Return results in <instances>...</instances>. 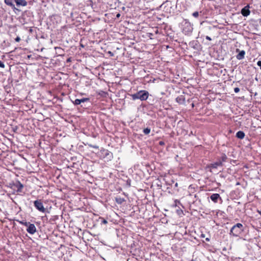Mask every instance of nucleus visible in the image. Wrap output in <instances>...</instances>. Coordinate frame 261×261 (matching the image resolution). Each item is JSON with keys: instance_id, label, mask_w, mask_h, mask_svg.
Listing matches in <instances>:
<instances>
[{"instance_id": "obj_1", "label": "nucleus", "mask_w": 261, "mask_h": 261, "mask_svg": "<svg viewBox=\"0 0 261 261\" xmlns=\"http://www.w3.org/2000/svg\"><path fill=\"white\" fill-rule=\"evenodd\" d=\"M149 96V93L146 90H140L136 93L131 95L133 100L140 99L144 101L147 99Z\"/></svg>"}, {"instance_id": "obj_2", "label": "nucleus", "mask_w": 261, "mask_h": 261, "mask_svg": "<svg viewBox=\"0 0 261 261\" xmlns=\"http://www.w3.org/2000/svg\"><path fill=\"white\" fill-rule=\"evenodd\" d=\"M243 231V226L241 223H237L232 226L230 230V233L234 236H238Z\"/></svg>"}, {"instance_id": "obj_3", "label": "nucleus", "mask_w": 261, "mask_h": 261, "mask_svg": "<svg viewBox=\"0 0 261 261\" xmlns=\"http://www.w3.org/2000/svg\"><path fill=\"white\" fill-rule=\"evenodd\" d=\"M34 205L36 209H37L39 211L42 213L45 212V208L43 206L41 199H38L34 201Z\"/></svg>"}, {"instance_id": "obj_4", "label": "nucleus", "mask_w": 261, "mask_h": 261, "mask_svg": "<svg viewBox=\"0 0 261 261\" xmlns=\"http://www.w3.org/2000/svg\"><path fill=\"white\" fill-rule=\"evenodd\" d=\"M193 31V28L189 23H185L184 27L182 28V32L186 35L190 34Z\"/></svg>"}, {"instance_id": "obj_5", "label": "nucleus", "mask_w": 261, "mask_h": 261, "mask_svg": "<svg viewBox=\"0 0 261 261\" xmlns=\"http://www.w3.org/2000/svg\"><path fill=\"white\" fill-rule=\"evenodd\" d=\"M236 52L239 53V54L236 56V58L238 60H241L244 58L246 54L245 50H240L239 49L237 48Z\"/></svg>"}, {"instance_id": "obj_6", "label": "nucleus", "mask_w": 261, "mask_h": 261, "mask_svg": "<svg viewBox=\"0 0 261 261\" xmlns=\"http://www.w3.org/2000/svg\"><path fill=\"white\" fill-rule=\"evenodd\" d=\"M27 231L30 234H33L36 232V227L34 224L31 223L27 228Z\"/></svg>"}, {"instance_id": "obj_7", "label": "nucleus", "mask_w": 261, "mask_h": 261, "mask_svg": "<svg viewBox=\"0 0 261 261\" xmlns=\"http://www.w3.org/2000/svg\"><path fill=\"white\" fill-rule=\"evenodd\" d=\"M223 164H222V162H216L215 163L211 164L208 165L207 167L208 168L211 169H216L218 166H222Z\"/></svg>"}, {"instance_id": "obj_8", "label": "nucleus", "mask_w": 261, "mask_h": 261, "mask_svg": "<svg viewBox=\"0 0 261 261\" xmlns=\"http://www.w3.org/2000/svg\"><path fill=\"white\" fill-rule=\"evenodd\" d=\"M176 101L180 105H185L186 99L184 95H179L176 98Z\"/></svg>"}, {"instance_id": "obj_9", "label": "nucleus", "mask_w": 261, "mask_h": 261, "mask_svg": "<svg viewBox=\"0 0 261 261\" xmlns=\"http://www.w3.org/2000/svg\"><path fill=\"white\" fill-rule=\"evenodd\" d=\"M210 198L215 203H217L219 199H221L220 195L217 193L213 194L211 195Z\"/></svg>"}, {"instance_id": "obj_10", "label": "nucleus", "mask_w": 261, "mask_h": 261, "mask_svg": "<svg viewBox=\"0 0 261 261\" xmlns=\"http://www.w3.org/2000/svg\"><path fill=\"white\" fill-rule=\"evenodd\" d=\"M241 13L244 16H248L250 13V11L249 9V6H247L243 8L241 10Z\"/></svg>"}, {"instance_id": "obj_11", "label": "nucleus", "mask_w": 261, "mask_h": 261, "mask_svg": "<svg viewBox=\"0 0 261 261\" xmlns=\"http://www.w3.org/2000/svg\"><path fill=\"white\" fill-rule=\"evenodd\" d=\"M17 6H26L27 5V2L25 0H14Z\"/></svg>"}, {"instance_id": "obj_12", "label": "nucleus", "mask_w": 261, "mask_h": 261, "mask_svg": "<svg viewBox=\"0 0 261 261\" xmlns=\"http://www.w3.org/2000/svg\"><path fill=\"white\" fill-rule=\"evenodd\" d=\"M14 187L17 189V191L19 192L22 191V188H23V185L19 181L14 184Z\"/></svg>"}, {"instance_id": "obj_13", "label": "nucleus", "mask_w": 261, "mask_h": 261, "mask_svg": "<svg viewBox=\"0 0 261 261\" xmlns=\"http://www.w3.org/2000/svg\"><path fill=\"white\" fill-rule=\"evenodd\" d=\"M4 2L7 5L11 7L13 10L16 9L15 5L13 3V0H4Z\"/></svg>"}, {"instance_id": "obj_14", "label": "nucleus", "mask_w": 261, "mask_h": 261, "mask_svg": "<svg viewBox=\"0 0 261 261\" xmlns=\"http://www.w3.org/2000/svg\"><path fill=\"white\" fill-rule=\"evenodd\" d=\"M245 133L243 131H239L236 134V137L239 139H243L245 137Z\"/></svg>"}, {"instance_id": "obj_15", "label": "nucleus", "mask_w": 261, "mask_h": 261, "mask_svg": "<svg viewBox=\"0 0 261 261\" xmlns=\"http://www.w3.org/2000/svg\"><path fill=\"white\" fill-rule=\"evenodd\" d=\"M115 201L118 204H122L123 202L125 201L124 198L121 197H117L115 198Z\"/></svg>"}, {"instance_id": "obj_16", "label": "nucleus", "mask_w": 261, "mask_h": 261, "mask_svg": "<svg viewBox=\"0 0 261 261\" xmlns=\"http://www.w3.org/2000/svg\"><path fill=\"white\" fill-rule=\"evenodd\" d=\"M227 159V157L226 155L224 153L222 154V155L221 157V159L219 162H222V164L223 162H225Z\"/></svg>"}, {"instance_id": "obj_17", "label": "nucleus", "mask_w": 261, "mask_h": 261, "mask_svg": "<svg viewBox=\"0 0 261 261\" xmlns=\"http://www.w3.org/2000/svg\"><path fill=\"white\" fill-rule=\"evenodd\" d=\"M97 94L103 97H106L108 95V93L103 91H100L97 92Z\"/></svg>"}, {"instance_id": "obj_18", "label": "nucleus", "mask_w": 261, "mask_h": 261, "mask_svg": "<svg viewBox=\"0 0 261 261\" xmlns=\"http://www.w3.org/2000/svg\"><path fill=\"white\" fill-rule=\"evenodd\" d=\"M19 223L22 225H24L27 227H29V226L30 225L31 223L30 222H27V221H19Z\"/></svg>"}, {"instance_id": "obj_19", "label": "nucleus", "mask_w": 261, "mask_h": 261, "mask_svg": "<svg viewBox=\"0 0 261 261\" xmlns=\"http://www.w3.org/2000/svg\"><path fill=\"white\" fill-rule=\"evenodd\" d=\"M150 132V129L149 128H144L143 129V133L145 134V135H148V134H149Z\"/></svg>"}, {"instance_id": "obj_20", "label": "nucleus", "mask_w": 261, "mask_h": 261, "mask_svg": "<svg viewBox=\"0 0 261 261\" xmlns=\"http://www.w3.org/2000/svg\"><path fill=\"white\" fill-rule=\"evenodd\" d=\"M89 100H90L89 98H83L82 99H80L81 103L82 102H85L86 101H89Z\"/></svg>"}, {"instance_id": "obj_21", "label": "nucleus", "mask_w": 261, "mask_h": 261, "mask_svg": "<svg viewBox=\"0 0 261 261\" xmlns=\"http://www.w3.org/2000/svg\"><path fill=\"white\" fill-rule=\"evenodd\" d=\"M73 103L75 105H79L80 104H81V101H80V99H76L73 102Z\"/></svg>"}, {"instance_id": "obj_22", "label": "nucleus", "mask_w": 261, "mask_h": 261, "mask_svg": "<svg viewBox=\"0 0 261 261\" xmlns=\"http://www.w3.org/2000/svg\"><path fill=\"white\" fill-rule=\"evenodd\" d=\"M99 219L101 220V223L104 224H107L108 223V221L104 218L100 217Z\"/></svg>"}, {"instance_id": "obj_23", "label": "nucleus", "mask_w": 261, "mask_h": 261, "mask_svg": "<svg viewBox=\"0 0 261 261\" xmlns=\"http://www.w3.org/2000/svg\"><path fill=\"white\" fill-rule=\"evenodd\" d=\"M192 15L194 17L197 18L199 16V13L197 11L194 12V13H193Z\"/></svg>"}, {"instance_id": "obj_24", "label": "nucleus", "mask_w": 261, "mask_h": 261, "mask_svg": "<svg viewBox=\"0 0 261 261\" xmlns=\"http://www.w3.org/2000/svg\"><path fill=\"white\" fill-rule=\"evenodd\" d=\"M5 65L4 64V63L2 62L1 61H0V67L4 68H5Z\"/></svg>"}, {"instance_id": "obj_25", "label": "nucleus", "mask_w": 261, "mask_h": 261, "mask_svg": "<svg viewBox=\"0 0 261 261\" xmlns=\"http://www.w3.org/2000/svg\"><path fill=\"white\" fill-rule=\"evenodd\" d=\"M234 91L235 93H238L240 91V89L238 87H236L234 89Z\"/></svg>"}, {"instance_id": "obj_26", "label": "nucleus", "mask_w": 261, "mask_h": 261, "mask_svg": "<svg viewBox=\"0 0 261 261\" xmlns=\"http://www.w3.org/2000/svg\"><path fill=\"white\" fill-rule=\"evenodd\" d=\"M110 154L112 155V153L110 151L107 150L105 155L108 156Z\"/></svg>"}, {"instance_id": "obj_27", "label": "nucleus", "mask_w": 261, "mask_h": 261, "mask_svg": "<svg viewBox=\"0 0 261 261\" xmlns=\"http://www.w3.org/2000/svg\"><path fill=\"white\" fill-rule=\"evenodd\" d=\"M15 41L16 42H19L20 41V38L18 36H17L15 39Z\"/></svg>"}, {"instance_id": "obj_28", "label": "nucleus", "mask_w": 261, "mask_h": 261, "mask_svg": "<svg viewBox=\"0 0 261 261\" xmlns=\"http://www.w3.org/2000/svg\"><path fill=\"white\" fill-rule=\"evenodd\" d=\"M257 65L260 67V68L261 69V61H258L257 62Z\"/></svg>"}, {"instance_id": "obj_29", "label": "nucleus", "mask_w": 261, "mask_h": 261, "mask_svg": "<svg viewBox=\"0 0 261 261\" xmlns=\"http://www.w3.org/2000/svg\"><path fill=\"white\" fill-rule=\"evenodd\" d=\"M205 38H206V40H208L209 41H211L212 40L211 38L210 37L208 36H206L205 37Z\"/></svg>"}, {"instance_id": "obj_30", "label": "nucleus", "mask_w": 261, "mask_h": 261, "mask_svg": "<svg viewBox=\"0 0 261 261\" xmlns=\"http://www.w3.org/2000/svg\"><path fill=\"white\" fill-rule=\"evenodd\" d=\"M159 144H160V145H164L165 144V143H164V142H163V141H160V142H159Z\"/></svg>"}, {"instance_id": "obj_31", "label": "nucleus", "mask_w": 261, "mask_h": 261, "mask_svg": "<svg viewBox=\"0 0 261 261\" xmlns=\"http://www.w3.org/2000/svg\"><path fill=\"white\" fill-rule=\"evenodd\" d=\"M174 202H175V205H176V204H177V203H180L179 201V200H177V199L175 200Z\"/></svg>"}, {"instance_id": "obj_32", "label": "nucleus", "mask_w": 261, "mask_h": 261, "mask_svg": "<svg viewBox=\"0 0 261 261\" xmlns=\"http://www.w3.org/2000/svg\"><path fill=\"white\" fill-rule=\"evenodd\" d=\"M71 61V59L70 58H68L67 60V62H69Z\"/></svg>"}, {"instance_id": "obj_33", "label": "nucleus", "mask_w": 261, "mask_h": 261, "mask_svg": "<svg viewBox=\"0 0 261 261\" xmlns=\"http://www.w3.org/2000/svg\"><path fill=\"white\" fill-rule=\"evenodd\" d=\"M257 213H258V214H259L260 215V216H261V210H260V211L257 210Z\"/></svg>"}, {"instance_id": "obj_34", "label": "nucleus", "mask_w": 261, "mask_h": 261, "mask_svg": "<svg viewBox=\"0 0 261 261\" xmlns=\"http://www.w3.org/2000/svg\"><path fill=\"white\" fill-rule=\"evenodd\" d=\"M192 108L194 107V104L193 103L192 104Z\"/></svg>"}, {"instance_id": "obj_35", "label": "nucleus", "mask_w": 261, "mask_h": 261, "mask_svg": "<svg viewBox=\"0 0 261 261\" xmlns=\"http://www.w3.org/2000/svg\"><path fill=\"white\" fill-rule=\"evenodd\" d=\"M158 33V30H156V31H155V33H156V34H157Z\"/></svg>"}, {"instance_id": "obj_36", "label": "nucleus", "mask_w": 261, "mask_h": 261, "mask_svg": "<svg viewBox=\"0 0 261 261\" xmlns=\"http://www.w3.org/2000/svg\"><path fill=\"white\" fill-rule=\"evenodd\" d=\"M240 185L239 182H237L236 184V185Z\"/></svg>"}, {"instance_id": "obj_37", "label": "nucleus", "mask_w": 261, "mask_h": 261, "mask_svg": "<svg viewBox=\"0 0 261 261\" xmlns=\"http://www.w3.org/2000/svg\"><path fill=\"white\" fill-rule=\"evenodd\" d=\"M119 15H120V14H117V17H119Z\"/></svg>"}, {"instance_id": "obj_38", "label": "nucleus", "mask_w": 261, "mask_h": 261, "mask_svg": "<svg viewBox=\"0 0 261 261\" xmlns=\"http://www.w3.org/2000/svg\"><path fill=\"white\" fill-rule=\"evenodd\" d=\"M148 36L150 38V39H152V37H151L150 35H149Z\"/></svg>"}, {"instance_id": "obj_39", "label": "nucleus", "mask_w": 261, "mask_h": 261, "mask_svg": "<svg viewBox=\"0 0 261 261\" xmlns=\"http://www.w3.org/2000/svg\"><path fill=\"white\" fill-rule=\"evenodd\" d=\"M149 35H150V36H152V34L150 33Z\"/></svg>"}, {"instance_id": "obj_40", "label": "nucleus", "mask_w": 261, "mask_h": 261, "mask_svg": "<svg viewBox=\"0 0 261 261\" xmlns=\"http://www.w3.org/2000/svg\"><path fill=\"white\" fill-rule=\"evenodd\" d=\"M149 35H150V36H152V34L150 33Z\"/></svg>"}]
</instances>
